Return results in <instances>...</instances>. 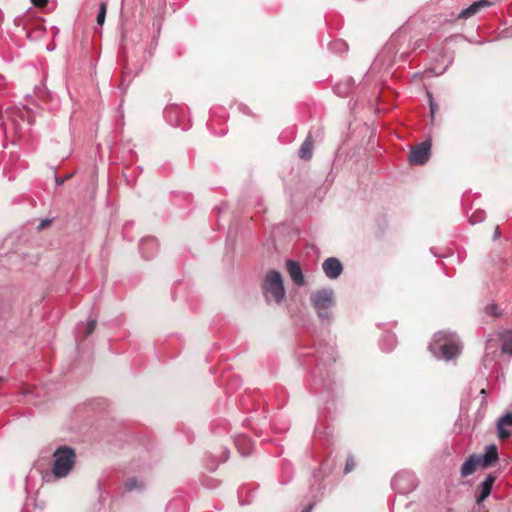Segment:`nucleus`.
<instances>
[{"label": "nucleus", "mask_w": 512, "mask_h": 512, "mask_svg": "<svg viewBox=\"0 0 512 512\" xmlns=\"http://www.w3.org/2000/svg\"><path fill=\"white\" fill-rule=\"evenodd\" d=\"M461 345L455 334L439 331L434 334L429 350L437 359L450 360L461 352Z\"/></svg>", "instance_id": "f257e3e1"}, {"label": "nucleus", "mask_w": 512, "mask_h": 512, "mask_svg": "<svg viewBox=\"0 0 512 512\" xmlns=\"http://www.w3.org/2000/svg\"><path fill=\"white\" fill-rule=\"evenodd\" d=\"M263 295L267 302L274 301L280 304L285 297L283 278L276 270L267 271L262 283Z\"/></svg>", "instance_id": "f03ea898"}, {"label": "nucleus", "mask_w": 512, "mask_h": 512, "mask_svg": "<svg viewBox=\"0 0 512 512\" xmlns=\"http://www.w3.org/2000/svg\"><path fill=\"white\" fill-rule=\"evenodd\" d=\"M312 307L322 321L330 322L331 309L335 304L334 291L330 288L313 291L310 295Z\"/></svg>", "instance_id": "7ed1b4c3"}, {"label": "nucleus", "mask_w": 512, "mask_h": 512, "mask_svg": "<svg viewBox=\"0 0 512 512\" xmlns=\"http://www.w3.org/2000/svg\"><path fill=\"white\" fill-rule=\"evenodd\" d=\"M75 451L68 446H60L53 453V474L57 478L69 474L75 464Z\"/></svg>", "instance_id": "20e7f679"}, {"label": "nucleus", "mask_w": 512, "mask_h": 512, "mask_svg": "<svg viewBox=\"0 0 512 512\" xmlns=\"http://www.w3.org/2000/svg\"><path fill=\"white\" fill-rule=\"evenodd\" d=\"M416 486V477L410 472L397 473L392 479V488L400 494L409 493L413 491Z\"/></svg>", "instance_id": "39448f33"}, {"label": "nucleus", "mask_w": 512, "mask_h": 512, "mask_svg": "<svg viewBox=\"0 0 512 512\" xmlns=\"http://www.w3.org/2000/svg\"><path fill=\"white\" fill-rule=\"evenodd\" d=\"M431 143L430 141H423L413 147L409 153L408 160L414 165L425 164L430 157Z\"/></svg>", "instance_id": "423d86ee"}, {"label": "nucleus", "mask_w": 512, "mask_h": 512, "mask_svg": "<svg viewBox=\"0 0 512 512\" xmlns=\"http://www.w3.org/2000/svg\"><path fill=\"white\" fill-rule=\"evenodd\" d=\"M492 4L493 3L488 0H476V1H473L471 4H469L467 7L462 8L459 13H457V14L452 13V16H455V19H457V20H462V19L466 20V19L473 17L474 15L479 13L481 10L492 6Z\"/></svg>", "instance_id": "0eeeda50"}, {"label": "nucleus", "mask_w": 512, "mask_h": 512, "mask_svg": "<svg viewBox=\"0 0 512 512\" xmlns=\"http://www.w3.org/2000/svg\"><path fill=\"white\" fill-rule=\"evenodd\" d=\"M322 269L329 279H337L343 271V266L339 259L329 257L324 260Z\"/></svg>", "instance_id": "6e6552de"}, {"label": "nucleus", "mask_w": 512, "mask_h": 512, "mask_svg": "<svg viewBox=\"0 0 512 512\" xmlns=\"http://www.w3.org/2000/svg\"><path fill=\"white\" fill-rule=\"evenodd\" d=\"M286 269L292 281L297 286H303L305 284L302 268L297 261L287 260Z\"/></svg>", "instance_id": "1a4fd4ad"}, {"label": "nucleus", "mask_w": 512, "mask_h": 512, "mask_svg": "<svg viewBox=\"0 0 512 512\" xmlns=\"http://www.w3.org/2000/svg\"><path fill=\"white\" fill-rule=\"evenodd\" d=\"M140 252L145 259L151 258L158 250V243L154 237H145L139 244Z\"/></svg>", "instance_id": "9d476101"}, {"label": "nucleus", "mask_w": 512, "mask_h": 512, "mask_svg": "<svg viewBox=\"0 0 512 512\" xmlns=\"http://www.w3.org/2000/svg\"><path fill=\"white\" fill-rule=\"evenodd\" d=\"M512 413H506L497 422L498 435L500 439L509 438L512 435Z\"/></svg>", "instance_id": "9b49d317"}, {"label": "nucleus", "mask_w": 512, "mask_h": 512, "mask_svg": "<svg viewBox=\"0 0 512 512\" xmlns=\"http://www.w3.org/2000/svg\"><path fill=\"white\" fill-rule=\"evenodd\" d=\"M496 481L494 474H489L481 484V492L477 497V503H482L491 493L492 487Z\"/></svg>", "instance_id": "f8f14e48"}, {"label": "nucleus", "mask_w": 512, "mask_h": 512, "mask_svg": "<svg viewBox=\"0 0 512 512\" xmlns=\"http://www.w3.org/2000/svg\"><path fill=\"white\" fill-rule=\"evenodd\" d=\"M235 445L242 456H249L252 453L253 445L251 439L246 435H241L235 439Z\"/></svg>", "instance_id": "ddd939ff"}, {"label": "nucleus", "mask_w": 512, "mask_h": 512, "mask_svg": "<svg viewBox=\"0 0 512 512\" xmlns=\"http://www.w3.org/2000/svg\"><path fill=\"white\" fill-rule=\"evenodd\" d=\"M478 467L479 465L478 460L476 458V454L470 455L461 467V476L467 477L473 474Z\"/></svg>", "instance_id": "4468645a"}, {"label": "nucleus", "mask_w": 512, "mask_h": 512, "mask_svg": "<svg viewBox=\"0 0 512 512\" xmlns=\"http://www.w3.org/2000/svg\"><path fill=\"white\" fill-rule=\"evenodd\" d=\"M334 354L335 350L332 345H325L321 350L317 349V357L323 364H326L330 361H335Z\"/></svg>", "instance_id": "2eb2a0df"}, {"label": "nucleus", "mask_w": 512, "mask_h": 512, "mask_svg": "<svg viewBox=\"0 0 512 512\" xmlns=\"http://www.w3.org/2000/svg\"><path fill=\"white\" fill-rule=\"evenodd\" d=\"M353 86H354V80L352 78H347L345 81L339 82L338 84H336L334 87V91L338 95H340L342 97H346L352 91Z\"/></svg>", "instance_id": "dca6fc26"}, {"label": "nucleus", "mask_w": 512, "mask_h": 512, "mask_svg": "<svg viewBox=\"0 0 512 512\" xmlns=\"http://www.w3.org/2000/svg\"><path fill=\"white\" fill-rule=\"evenodd\" d=\"M313 150V141L311 135H308L307 138L302 143L298 155L301 159L309 160L312 157Z\"/></svg>", "instance_id": "f3484780"}, {"label": "nucleus", "mask_w": 512, "mask_h": 512, "mask_svg": "<svg viewBox=\"0 0 512 512\" xmlns=\"http://www.w3.org/2000/svg\"><path fill=\"white\" fill-rule=\"evenodd\" d=\"M502 352L512 355V331H507L501 335Z\"/></svg>", "instance_id": "a211bd4d"}, {"label": "nucleus", "mask_w": 512, "mask_h": 512, "mask_svg": "<svg viewBox=\"0 0 512 512\" xmlns=\"http://www.w3.org/2000/svg\"><path fill=\"white\" fill-rule=\"evenodd\" d=\"M484 457L488 459L491 464H495L498 460V450L496 445L491 444L485 447Z\"/></svg>", "instance_id": "6ab92c4d"}, {"label": "nucleus", "mask_w": 512, "mask_h": 512, "mask_svg": "<svg viewBox=\"0 0 512 512\" xmlns=\"http://www.w3.org/2000/svg\"><path fill=\"white\" fill-rule=\"evenodd\" d=\"M396 346V338L392 334H387L381 340V348L384 351H391Z\"/></svg>", "instance_id": "aec40b11"}, {"label": "nucleus", "mask_w": 512, "mask_h": 512, "mask_svg": "<svg viewBox=\"0 0 512 512\" xmlns=\"http://www.w3.org/2000/svg\"><path fill=\"white\" fill-rule=\"evenodd\" d=\"M125 488L128 491L141 490L143 488V483L139 482L136 478H129L125 482Z\"/></svg>", "instance_id": "412c9836"}, {"label": "nucleus", "mask_w": 512, "mask_h": 512, "mask_svg": "<svg viewBox=\"0 0 512 512\" xmlns=\"http://www.w3.org/2000/svg\"><path fill=\"white\" fill-rule=\"evenodd\" d=\"M167 512H185V507L181 500H173L168 504Z\"/></svg>", "instance_id": "4be33fe9"}, {"label": "nucleus", "mask_w": 512, "mask_h": 512, "mask_svg": "<svg viewBox=\"0 0 512 512\" xmlns=\"http://www.w3.org/2000/svg\"><path fill=\"white\" fill-rule=\"evenodd\" d=\"M106 12H107V5L105 2H102L99 6V11H98V15H97V23L102 26L105 22V18H106Z\"/></svg>", "instance_id": "5701e85b"}, {"label": "nucleus", "mask_w": 512, "mask_h": 512, "mask_svg": "<svg viewBox=\"0 0 512 512\" xmlns=\"http://www.w3.org/2000/svg\"><path fill=\"white\" fill-rule=\"evenodd\" d=\"M485 212L483 210H476L469 218L471 224L480 223L485 219Z\"/></svg>", "instance_id": "b1692460"}, {"label": "nucleus", "mask_w": 512, "mask_h": 512, "mask_svg": "<svg viewBox=\"0 0 512 512\" xmlns=\"http://www.w3.org/2000/svg\"><path fill=\"white\" fill-rule=\"evenodd\" d=\"M329 48L331 50H336L339 52L347 51V44L342 40H335L329 44Z\"/></svg>", "instance_id": "393cba45"}, {"label": "nucleus", "mask_w": 512, "mask_h": 512, "mask_svg": "<svg viewBox=\"0 0 512 512\" xmlns=\"http://www.w3.org/2000/svg\"><path fill=\"white\" fill-rule=\"evenodd\" d=\"M95 328H96V320L95 319L89 320L85 326L84 336L88 337L89 335H91L94 332Z\"/></svg>", "instance_id": "a878e982"}, {"label": "nucleus", "mask_w": 512, "mask_h": 512, "mask_svg": "<svg viewBox=\"0 0 512 512\" xmlns=\"http://www.w3.org/2000/svg\"><path fill=\"white\" fill-rule=\"evenodd\" d=\"M355 466H356V463H355L353 456H348L346 463H345V467H344V473L347 474V473L351 472L355 468Z\"/></svg>", "instance_id": "bb28decb"}, {"label": "nucleus", "mask_w": 512, "mask_h": 512, "mask_svg": "<svg viewBox=\"0 0 512 512\" xmlns=\"http://www.w3.org/2000/svg\"><path fill=\"white\" fill-rule=\"evenodd\" d=\"M476 458H477V460H478V465H479V467L488 468V467L493 466V464H491V463L488 461V459H486V458L484 457V455H483V454H482V455H477V454H476Z\"/></svg>", "instance_id": "cd10ccee"}, {"label": "nucleus", "mask_w": 512, "mask_h": 512, "mask_svg": "<svg viewBox=\"0 0 512 512\" xmlns=\"http://www.w3.org/2000/svg\"><path fill=\"white\" fill-rule=\"evenodd\" d=\"M8 85L3 75H0V96L6 94Z\"/></svg>", "instance_id": "c85d7f7f"}, {"label": "nucleus", "mask_w": 512, "mask_h": 512, "mask_svg": "<svg viewBox=\"0 0 512 512\" xmlns=\"http://www.w3.org/2000/svg\"><path fill=\"white\" fill-rule=\"evenodd\" d=\"M428 97H429V102H430V111H431V117L432 119L434 118L435 116V113L437 111V105L436 103L434 102L433 98H432V95L430 93H428Z\"/></svg>", "instance_id": "c756f323"}, {"label": "nucleus", "mask_w": 512, "mask_h": 512, "mask_svg": "<svg viewBox=\"0 0 512 512\" xmlns=\"http://www.w3.org/2000/svg\"><path fill=\"white\" fill-rule=\"evenodd\" d=\"M292 471V466L290 463H283L282 465V474L287 476V480L290 478V474Z\"/></svg>", "instance_id": "7c9ffc66"}, {"label": "nucleus", "mask_w": 512, "mask_h": 512, "mask_svg": "<svg viewBox=\"0 0 512 512\" xmlns=\"http://www.w3.org/2000/svg\"><path fill=\"white\" fill-rule=\"evenodd\" d=\"M51 222H52V221H51V219H48V218L43 219V220L39 223V225H38V229H39V230H42V229H44V228L48 227V226L51 224Z\"/></svg>", "instance_id": "2f4dec72"}, {"label": "nucleus", "mask_w": 512, "mask_h": 512, "mask_svg": "<svg viewBox=\"0 0 512 512\" xmlns=\"http://www.w3.org/2000/svg\"><path fill=\"white\" fill-rule=\"evenodd\" d=\"M34 6L36 7H45L48 3V0H31Z\"/></svg>", "instance_id": "473e14b6"}, {"label": "nucleus", "mask_w": 512, "mask_h": 512, "mask_svg": "<svg viewBox=\"0 0 512 512\" xmlns=\"http://www.w3.org/2000/svg\"><path fill=\"white\" fill-rule=\"evenodd\" d=\"M8 115H9V118L11 119V121H12L13 126H15V109L11 110L8 113Z\"/></svg>", "instance_id": "72a5a7b5"}, {"label": "nucleus", "mask_w": 512, "mask_h": 512, "mask_svg": "<svg viewBox=\"0 0 512 512\" xmlns=\"http://www.w3.org/2000/svg\"><path fill=\"white\" fill-rule=\"evenodd\" d=\"M175 111H176V108H174V107H171V108L166 109V110H165L166 117H170V115H171L172 113H174Z\"/></svg>", "instance_id": "f704fd0d"}, {"label": "nucleus", "mask_w": 512, "mask_h": 512, "mask_svg": "<svg viewBox=\"0 0 512 512\" xmlns=\"http://www.w3.org/2000/svg\"><path fill=\"white\" fill-rule=\"evenodd\" d=\"M501 236V233H500V229L499 227L497 226L495 231H494V235H493V238L496 240V239H499Z\"/></svg>", "instance_id": "c9c22d12"}, {"label": "nucleus", "mask_w": 512, "mask_h": 512, "mask_svg": "<svg viewBox=\"0 0 512 512\" xmlns=\"http://www.w3.org/2000/svg\"><path fill=\"white\" fill-rule=\"evenodd\" d=\"M228 457H229V450H227V449H226V450L224 451V458H223V460H222V461H226V460L228 459Z\"/></svg>", "instance_id": "e433bc0d"}, {"label": "nucleus", "mask_w": 512, "mask_h": 512, "mask_svg": "<svg viewBox=\"0 0 512 512\" xmlns=\"http://www.w3.org/2000/svg\"><path fill=\"white\" fill-rule=\"evenodd\" d=\"M313 509V504L311 505H308L304 510L303 512H311V510Z\"/></svg>", "instance_id": "4c0bfd02"}, {"label": "nucleus", "mask_w": 512, "mask_h": 512, "mask_svg": "<svg viewBox=\"0 0 512 512\" xmlns=\"http://www.w3.org/2000/svg\"><path fill=\"white\" fill-rule=\"evenodd\" d=\"M2 381V378L0 377V382Z\"/></svg>", "instance_id": "58836bf2"}]
</instances>
